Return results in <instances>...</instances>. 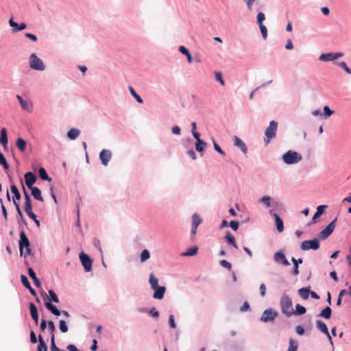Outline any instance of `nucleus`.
<instances>
[{
    "instance_id": "1",
    "label": "nucleus",
    "mask_w": 351,
    "mask_h": 351,
    "mask_svg": "<svg viewBox=\"0 0 351 351\" xmlns=\"http://www.w3.org/2000/svg\"><path fill=\"white\" fill-rule=\"evenodd\" d=\"M280 304L282 313L288 317H291L293 302L291 298L285 292L280 298Z\"/></svg>"
},
{
    "instance_id": "2",
    "label": "nucleus",
    "mask_w": 351,
    "mask_h": 351,
    "mask_svg": "<svg viewBox=\"0 0 351 351\" xmlns=\"http://www.w3.org/2000/svg\"><path fill=\"white\" fill-rule=\"evenodd\" d=\"M282 159L285 164L290 165L301 161L302 156L295 151L289 150L282 155Z\"/></svg>"
},
{
    "instance_id": "3",
    "label": "nucleus",
    "mask_w": 351,
    "mask_h": 351,
    "mask_svg": "<svg viewBox=\"0 0 351 351\" xmlns=\"http://www.w3.org/2000/svg\"><path fill=\"white\" fill-rule=\"evenodd\" d=\"M278 122L273 120L269 122V126L265 131L264 141L266 144H268L270 141L275 138L277 133Z\"/></svg>"
},
{
    "instance_id": "4",
    "label": "nucleus",
    "mask_w": 351,
    "mask_h": 351,
    "mask_svg": "<svg viewBox=\"0 0 351 351\" xmlns=\"http://www.w3.org/2000/svg\"><path fill=\"white\" fill-rule=\"evenodd\" d=\"M29 67L36 71H43L45 69V64L36 53H33L29 56Z\"/></svg>"
},
{
    "instance_id": "5",
    "label": "nucleus",
    "mask_w": 351,
    "mask_h": 351,
    "mask_svg": "<svg viewBox=\"0 0 351 351\" xmlns=\"http://www.w3.org/2000/svg\"><path fill=\"white\" fill-rule=\"evenodd\" d=\"M320 247L319 239L315 237L311 240H306L302 242L300 248L302 250L307 251L309 250H317Z\"/></svg>"
},
{
    "instance_id": "6",
    "label": "nucleus",
    "mask_w": 351,
    "mask_h": 351,
    "mask_svg": "<svg viewBox=\"0 0 351 351\" xmlns=\"http://www.w3.org/2000/svg\"><path fill=\"white\" fill-rule=\"evenodd\" d=\"M337 218L335 217L324 230H322L319 234L318 237L321 240L326 239L334 231Z\"/></svg>"
},
{
    "instance_id": "7",
    "label": "nucleus",
    "mask_w": 351,
    "mask_h": 351,
    "mask_svg": "<svg viewBox=\"0 0 351 351\" xmlns=\"http://www.w3.org/2000/svg\"><path fill=\"white\" fill-rule=\"evenodd\" d=\"M80 262L84 267V271L86 272H89L92 270L93 266V260L87 254L82 252L80 255Z\"/></svg>"
},
{
    "instance_id": "8",
    "label": "nucleus",
    "mask_w": 351,
    "mask_h": 351,
    "mask_svg": "<svg viewBox=\"0 0 351 351\" xmlns=\"http://www.w3.org/2000/svg\"><path fill=\"white\" fill-rule=\"evenodd\" d=\"M277 315L278 313L273 308H267L263 311L260 318V321L263 323L273 322Z\"/></svg>"
},
{
    "instance_id": "9",
    "label": "nucleus",
    "mask_w": 351,
    "mask_h": 351,
    "mask_svg": "<svg viewBox=\"0 0 351 351\" xmlns=\"http://www.w3.org/2000/svg\"><path fill=\"white\" fill-rule=\"evenodd\" d=\"M19 237H20V239L19 241V252H20L21 256H23V253H24V252H23L24 247H29L30 245V243H29V239L26 236L25 231L23 230L20 231Z\"/></svg>"
},
{
    "instance_id": "10",
    "label": "nucleus",
    "mask_w": 351,
    "mask_h": 351,
    "mask_svg": "<svg viewBox=\"0 0 351 351\" xmlns=\"http://www.w3.org/2000/svg\"><path fill=\"white\" fill-rule=\"evenodd\" d=\"M274 261L275 263L278 264H281L285 266H288L290 265L285 253L282 251H278L274 253Z\"/></svg>"
},
{
    "instance_id": "11",
    "label": "nucleus",
    "mask_w": 351,
    "mask_h": 351,
    "mask_svg": "<svg viewBox=\"0 0 351 351\" xmlns=\"http://www.w3.org/2000/svg\"><path fill=\"white\" fill-rule=\"evenodd\" d=\"M343 55L341 52L322 53L319 57V60L323 62L333 61L342 57Z\"/></svg>"
},
{
    "instance_id": "12",
    "label": "nucleus",
    "mask_w": 351,
    "mask_h": 351,
    "mask_svg": "<svg viewBox=\"0 0 351 351\" xmlns=\"http://www.w3.org/2000/svg\"><path fill=\"white\" fill-rule=\"evenodd\" d=\"M327 208V205H319L317 207V210L314 215L313 216L311 220L308 221L306 224L307 226H311V225L315 223L318 218H319L323 213H324L325 209Z\"/></svg>"
},
{
    "instance_id": "13",
    "label": "nucleus",
    "mask_w": 351,
    "mask_h": 351,
    "mask_svg": "<svg viewBox=\"0 0 351 351\" xmlns=\"http://www.w3.org/2000/svg\"><path fill=\"white\" fill-rule=\"evenodd\" d=\"M112 158V152L109 149H104L99 153V160H101V163L107 166L109 161Z\"/></svg>"
},
{
    "instance_id": "14",
    "label": "nucleus",
    "mask_w": 351,
    "mask_h": 351,
    "mask_svg": "<svg viewBox=\"0 0 351 351\" xmlns=\"http://www.w3.org/2000/svg\"><path fill=\"white\" fill-rule=\"evenodd\" d=\"M269 213L274 218L275 225L277 230L279 232H282L284 230V223L280 217L276 213H274L273 210H269Z\"/></svg>"
},
{
    "instance_id": "15",
    "label": "nucleus",
    "mask_w": 351,
    "mask_h": 351,
    "mask_svg": "<svg viewBox=\"0 0 351 351\" xmlns=\"http://www.w3.org/2000/svg\"><path fill=\"white\" fill-rule=\"evenodd\" d=\"M21 184H23V183L21 182ZM22 188H23V191L24 197H25L24 210L27 213L32 210V204L30 195L27 193L23 184H22Z\"/></svg>"
},
{
    "instance_id": "16",
    "label": "nucleus",
    "mask_w": 351,
    "mask_h": 351,
    "mask_svg": "<svg viewBox=\"0 0 351 351\" xmlns=\"http://www.w3.org/2000/svg\"><path fill=\"white\" fill-rule=\"evenodd\" d=\"M24 178L25 184L29 189L34 187V184L36 181V176L33 172L28 171L25 173Z\"/></svg>"
},
{
    "instance_id": "17",
    "label": "nucleus",
    "mask_w": 351,
    "mask_h": 351,
    "mask_svg": "<svg viewBox=\"0 0 351 351\" xmlns=\"http://www.w3.org/2000/svg\"><path fill=\"white\" fill-rule=\"evenodd\" d=\"M317 328L324 334H325L329 339L331 344H332V337L329 333L326 324L322 320H317L316 322Z\"/></svg>"
},
{
    "instance_id": "18",
    "label": "nucleus",
    "mask_w": 351,
    "mask_h": 351,
    "mask_svg": "<svg viewBox=\"0 0 351 351\" xmlns=\"http://www.w3.org/2000/svg\"><path fill=\"white\" fill-rule=\"evenodd\" d=\"M153 294V298L156 300H162L164 298L165 293L166 291V287L165 286H158L155 289Z\"/></svg>"
},
{
    "instance_id": "19",
    "label": "nucleus",
    "mask_w": 351,
    "mask_h": 351,
    "mask_svg": "<svg viewBox=\"0 0 351 351\" xmlns=\"http://www.w3.org/2000/svg\"><path fill=\"white\" fill-rule=\"evenodd\" d=\"M49 295H47V293H42V297L44 300L49 299L50 302H54V303H58L59 299L56 293V292L53 289H49L48 291Z\"/></svg>"
},
{
    "instance_id": "20",
    "label": "nucleus",
    "mask_w": 351,
    "mask_h": 351,
    "mask_svg": "<svg viewBox=\"0 0 351 351\" xmlns=\"http://www.w3.org/2000/svg\"><path fill=\"white\" fill-rule=\"evenodd\" d=\"M9 25H10V27H12V31L14 32L22 31V30L25 29L27 27V25L25 23H21L19 24V23H16L15 21H14L13 19H10Z\"/></svg>"
},
{
    "instance_id": "21",
    "label": "nucleus",
    "mask_w": 351,
    "mask_h": 351,
    "mask_svg": "<svg viewBox=\"0 0 351 351\" xmlns=\"http://www.w3.org/2000/svg\"><path fill=\"white\" fill-rule=\"evenodd\" d=\"M29 306L31 317L37 325L38 324V313L37 307L33 302H29Z\"/></svg>"
},
{
    "instance_id": "22",
    "label": "nucleus",
    "mask_w": 351,
    "mask_h": 351,
    "mask_svg": "<svg viewBox=\"0 0 351 351\" xmlns=\"http://www.w3.org/2000/svg\"><path fill=\"white\" fill-rule=\"evenodd\" d=\"M234 146L239 147L243 154L247 152V147L245 143L238 136H235L233 138Z\"/></svg>"
},
{
    "instance_id": "23",
    "label": "nucleus",
    "mask_w": 351,
    "mask_h": 351,
    "mask_svg": "<svg viewBox=\"0 0 351 351\" xmlns=\"http://www.w3.org/2000/svg\"><path fill=\"white\" fill-rule=\"evenodd\" d=\"M291 261L293 264V267L291 271V274L293 276H298L299 274V264L302 263L303 259L302 258H299L296 259L294 257H292Z\"/></svg>"
},
{
    "instance_id": "24",
    "label": "nucleus",
    "mask_w": 351,
    "mask_h": 351,
    "mask_svg": "<svg viewBox=\"0 0 351 351\" xmlns=\"http://www.w3.org/2000/svg\"><path fill=\"white\" fill-rule=\"evenodd\" d=\"M45 306L47 310H49L53 315L60 316L61 315V311L59 310L57 306L53 304L50 302H45Z\"/></svg>"
},
{
    "instance_id": "25",
    "label": "nucleus",
    "mask_w": 351,
    "mask_h": 351,
    "mask_svg": "<svg viewBox=\"0 0 351 351\" xmlns=\"http://www.w3.org/2000/svg\"><path fill=\"white\" fill-rule=\"evenodd\" d=\"M45 306L47 310H49L53 315L60 316L61 315V311L59 310L57 306L53 304L50 302H45Z\"/></svg>"
},
{
    "instance_id": "26",
    "label": "nucleus",
    "mask_w": 351,
    "mask_h": 351,
    "mask_svg": "<svg viewBox=\"0 0 351 351\" xmlns=\"http://www.w3.org/2000/svg\"><path fill=\"white\" fill-rule=\"evenodd\" d=\"M224 239L229 245H232L235 249L238 248L235 238L229 230L226 231Z\"/></svg>"
},
{
    "instance_id": "27",
    "label": "nucleus",
    "mask_w": 351,
    "mask_h": 351,
    "mask_svg": "<svg viewBox=\"0 0 351 351\" xmlns=\"http://www.w3.org/2000/svg\"><path fill=\"white\" fill-rule=\"evenodd\" d=\"M31 191V194L34 197V198L38 201L43 202V197L41 194V191L37 186H34L33 188L29 189Z\"/></svg>"
},
{
    "instance_id": "28",
    "label": "nucleus",
    "mask_w": 351,
    "mask_h": 351,
    "mask_svg": "<svg viewBox=\"0 0 351 351\" xmlns=\"http://www.w3.org/2000/svg\"><path fill=\"white\" fill-rule=\"evenodd\" d=\"M29 276L32 279L35 286L36 287H40L41 286V283L40 280L37 278L36 272L32 267H29L27 269Z\"/></svg>"
},
{
    "instance_id": "29",
    "label": "nucleus",
    "mask_w": 351,
    "mask_h": 351,
    "mask_svg": "<svg viewBox=\"0 0 351 351\" xmlns=\"http://www.w3.org/2000/svg\"><path fill=\"white\" fill-rule=\"evenodd\" d=\"M258 202L262 203L265 205L266 207L271 206H277L278 204L277 202H274L273 204L271 203V197L269 195H265L261 199H258Z\"/></svg>"
},
{
    "instance_id": "30",
    "label": "nucleus",
    "mask_w": 351,
    "mask_h": 351,
    "mask_svg": "<svg viewBox=\"0 0 351 351\" xmlns=\"http://www.w3.org/2000/svg\"><path fill=\"white\" fill-rule=\"evenodd\" d=\"M22 109L29 113L32 112L33 111V104L32 101L28 100H24L21 104H20Z\"/></svg>"
},
{
    "instance_id": "31",
    "label": "nucleus",
    "mask_w": 351,
    "mask_h": 351,
    "mask_svg": "<svg viewBox=\"0 0 351 351\" xmlns=\"http://www.w3.org/2000/svg\"><path fill=\"white\" fill-rule=\"evenodd\" d=\"M310 291H311V287L308 286V287H306L300 288L298 290V293H299L300 296L303 300H306V299H308V298L309 296Z\"/></svg>"
},
{
    "instance_id": "32",
    "label": "nucleus",
    "mask_w": 351,
    "mask_h": 351,
    "mask_svg": "<svg viewBox=\"0 0 351 351\" xmlns=\"http://www.w3.org/2000/svg\"><path fill=\"white\" fill-rule=\"evenodd\" d=\"M10 191L11 193H13L12 200L13 202L19 201L21 199V194L19 193V191L17 188V186L15 184H12L10 186Z\"/></svg>"
},
{
    "instance_id": "33",
    "label": "nucleus",
    "mask_w": 351,
    "mask_h": 351,
    "mask_svg": "<svg viewBox=\"0 0 351 351\" xmlns=\"http://www.w3.org/2000/svg\"><path fill=\"white\" fill-rule=\"evenodd\" d=\"M306 309L304 306L299 304H297L295 305V310H291V315H304V313H306Z\"/></svg>"
},
{
    "instance_id": "34",
    "label": "nucleus",
    "mask_w": 351,
    "mask_h": 351,
    "mask_svg": "<svg viewBox=\"0 0 351 351\" xmlns=\"http://www.w3.org/2000/svg\"><path fill=\"white\" fill-rule=\"evenodd\" d=\"M195 149L199 153H203L207 146V143L203 140H198L195 143Z\"/></svg>"
},
{
    "instance_id": "35",
    "label": "nucleus",
    "mask_w": 351,
    "mask_h": 351,
    "mask_svg": "<svg viewBox=\"0 0 351 351\" xmlns=\"http://www.w3.org/2000/svg\"><path fill=\"white\" fill-rule=\"evenodd\" d=\"M80 134V131L76 128H71L67 132L66 136L70 140H75Z\"/></svg>"
},
{
    "instance_id": "36",
    "label": "nucleus",
    "mask_w": 351,
    "mask_h": 351,
    "mask_svg": "<svg viewBox=\"0 0 351 351\" xmlns=\"http://www.w3.org/2000/svg\"><path fill=\"white\" fill-rule=\"evenodd\" d=\"M38 343L37 351H48L47 346L41 335H38Z\"/></svg>"
},
{
    "instance_id": "37",
    "label": "nucleus",
    "mask_w": 351,
    "mask_h": 351,
    "mask_svg": "<svg viewBox=\"0 0 351 351\" xmlns=\"http://www.w3.org/2000/svg\"><path fill=\"white\" fill-rule=\"evenodd\" d=\"M38 174H39V176L40 178L43 180H45V181H47V182H51L52 179L51 178H50L45 169L44 167H40L38 169Z\"/></svg>"
},
{
    "instance_id": "38",
    "label": "nucleus",
    "mask_w": 351,
    "mask_h": 351,
    "mask_svg": "<svg viewBox=\"0 0 351 351\" xmlns=\"http://www.w3.org/2000/svg\"><path fill=\"white\" fill-rule=\"evenodd\" d=\"M179 51L181 53H182L186 56L188 62H189V63L192 62V60H193L192 56L186 47H185L184 46H182V45L180 46Z\"/></svg>"
},
{
    "instance_id": "39",
    "label": "nucleus",
    "mask_w": 351,
    "mask_h": 351,
    "mask_svg": "<svg viewBox=\"0 0 351 351\" xmlns=\"http://www.w3.org/2000/svg\"><path fill=\"white\" fill-rule=\"evenodd\" d=\"M26 145H27V143L23 138H22L21 137L17 138V140L16 141V146L21 152H23L25 150Z\"/></svg>"
},
{
    "instance_id": "40",
    "label": "nucleus",
    "mask_w": 351,
    "mask_h": 351,
    "mask_svg": "<svg viewBox=\"0 0 351 351\" xmlns=\"http://www.w3.org/2000/svg\"><path fill=\"white\" fill-rule=\"evenodd\" d=\"M332 310L330 306L324 308L319 314V317H324L326 319H330L331 317Z\"/></svg>"
},
{
    "instance_id": "41",
    "label": "nucleus",
    "mask_w": 351,
    "mask_h": 351,
    "mask_svg": "<svg viewBox=\"0 0 351 351\" xmlns=\"http://www.w3.org/2000/svg\"><path fill=\"white\" fill-rule=\"evenodd\" d=\"M8 133L7 130L5 128H3L1 130V136H0V143L2 144H8Z\"/></svg>"
},
{
    "instance_id": "42",
    "label": "nucleus",
    "mask_w": 351,
    "mask_h": 351,
    "mask_svg": "<svg viewBox=\"0 0 351 351\" xmlns=\"http://www.w3.org/2000/svg\"><path fill=\"white\" fill-rule=\"evenodd\" d=\"M149 282L152 289H155L158 285V278L153 274H150L149 277Z\"/></svg>"
},
{
    "instance_id": "43",
    "label": "nucleus",
    "mask_w": 351,
    "mask_h": 351,
    "mask_svg": "<svg viewBox=\"0 0 351 351\" xmlns=\"http://www.w3.org/2000/svg\"><path fill=\"white\" fill-rule=\"evenodd\" d=\"M198 248L197 246H193L187 249V250L183 253V256H193L197 254Z\"/></svg>"
},
{
    "instance_id": "44",
    "label": "nucleus",
    "mask_w": 351,
    "mask_h": 351,
    "mask_svg": "<svg viewBox=\"0 0 351 351\" xmlns=\"http://www.w3.org/2000/svg\"><path fill=\"white\" fill-rule=\"evenodd\" d=\"M289 348L287 351H297L298 348V342L293 339H289Z\"/></svg>"
},
{
    "instance_id": "45",
    "label": "nucleus",
    "mask_w": 351,
    "mask_h": 351,
    "mask_svg": "<svg viewBox=\"0 0 351 351\" xmlns=\"http://www.w3.org/2000/svg\"><path fill=\"white\" fill-rule=\"evenodd\" d=\"M201 223H202V219L200 218V217L197 213H194L192 215L191 226L198 227V226Z\"/></svg>"
},
{
    "instance_id": "46",
    "label": "nucleus",
    "mask_w": 351,
    "mask_h": 351,
    "mask_svg": "<svg viewBox=\"0 0 351 351\" xmlns=\"http://www.w3.org/2000/svg\"><path fill=\"white\" fill-rule=\"evenodd\" d=\"M0 165H1L5 170H8L10 167L6 158L1 152H0Z\"/></svg>"
},
{
    "instance_id": "47",
    "label": "nucleus",
    "mask_w": 351,
    "mask_h": 351,
    "mask_svg": "<svg viewBox=\"0 0 351 351\" xmlns=\"http://www.w3.org/2000/svg\"><path fill=\"white\" fill-rule=\"evenodd\" d=\"M129 90H130L131 95L136 99V101L138 104H143V99L138 94H137L136 93V91L132 86H130Z\"/></svg>"
},
{
    "instance_id": "48",
    "label": "nucleus",
    "mask_w": 351,
    "mask_h": 351,
    "mask_svg": "<svg viewBox=\"0 0 351 351\" xmlns=\"http://www.w3.org/2000/svg\"><path fill=\"white\" fill-rule=\"evenodd\" d=\"M335 64L342 68L348 74H351V69L347 66L346 62H337Z\"/></svg>"
},
{
    "instance_id": "49",
    "label": "nucleus",
    "mask_w": 351,
    "mask_h": 351,
    "mask_svg": "<svg viewBox=\"0 0 351 351\" xmlns=\"http://www.w3.org/2000/svg\"><path fill=\"white\" fill-rule=\"evenodd\" d=\"M140 258H141V262L146 261L147 260H148L150 258L149 252L146 249L143 250L141 253Z\"/></svg>"
},
{
    "instance_id": "50",
    "label": "nucleus",
    "mask_w": 351,
    "mask_h": 351,
    "mask_svg": "<svg viewBox=\"0 0 351 351\" xmlns=\"http://www.w3.org/2000/svg\"><path fill=\"white\" fill-rule=\"evenodd\" d=\"M59 329L62 333H65V332H68L69 328H68L66 322L64 320H63V319L60 320Z\"/></svg>"
},
{
    "instance_id": "51",
    "label": "nucleus",
    "mask_w": 351,
    "mask_h": 351,
    "mask_svg": "<svg viewBox=\"0 0 351 351\" xmlns=\"http://www.w3.org/2000/svg\"><path fill=\"white\" fill-rule=\"evenodd\" d=\"M215 80L221 85H225V81L223 78L222 73L220 71H215Z\"/></svg>"
},
{
    "instance_id": "52",
    "label": "nucleus",
    "mask_w": 351,
    "mask_h": 351,
    "mask_svg": "<svg viewBox=\"0 0 351 351\" xmlns=\"http://www.w3.org/2000/svg\"><path fill=\"white\" fill-rule=\"evenodd\" d=\"M21 283L23 284V285L26 289H27L28 287H29L31 286L30 282H29L27 277L25 275H24V274H21Z\"/></svg>"
},
{
    "instance_id": "53",
    "label": "nucleus",
    "mask_w": 351,
    "mask_h": 351,
    "mask_svg": "<svg viewBox=\"0 0 351 351\" xmlns=\"http://www.w3.org/2000/svg\"><path fill=\"white\" fill-rule=\"evenodd\" d=\"M93 245L97 248L98 249V250L99 251L101 255L102 256L103 254V251H102V249H101V243H100V241L99 239H97V237H95L93 240Z\"/></svg>"
},
{
    "instance_id": "54",
    "label": "nucleus",
    "mask_w": 351,
    "mask_h": 351,
    "mask_svg": "<svg viewBox=\"0 0 351 351\" xmlns=\"http://www.w3.org/2000/svg\"><path fill=\"white\" fill-rule=\"evenodd\" d=\"M323 116L325 119L330 117L333 114V111L330 109L328 106H325L323 108Z\"/></svg>"
},
{
    "instance_id": "55",
    "label": "nucleus",
    "mask_w": 351,
    "mask_h": 351,
    "mask_svg": "<svg viewBox=\"0 0 351 351\" xmlns=\"http://www.w3.org/2000/svg\"><path fill=\"white\" fill-rule=\"evenodd\" d=\"M213 143L215 150L221 156H226L225 152L221 148V147L215 142L214 139H213Z\"/></svg>"
},
{
    "instance_id": "56",
    "label": "nucleus",
    "mask_w": 351,
    "mask_h": 351,
    "mask_svg": "<svg viewBox=\"0 0 351 351\" xmlns=\"http://www.w3.org/2000/svg\"><path fill=\"white\" fill-rule=\"evenodd\" d=\"M50 350L51 351H64V350H61L56 346L55 343V337H51Z\"/></svg>"
},
{
    "instance_id": "57",
    "label": "nucleus",
    "mask_w": 351,
    "mask_h": 351,
    "mask_svg": "<svg viewBox=\"0 0 351 351\" xmlns=\"http://www.w3.org/2000/svg\"><path fill=\"white\" fill-rule=\"evenodd\" d=\"M48 329L51 334V337H55L54 332L56 330V326L53 321H48Z\"/></svg>"
},
{
    "instance_id": "58",
    "label": "nucleus",
    "mask_w": 351,
    "mask_h": 351,
    "mask_svg": "<svg viewBox=\"0 0 351 351\" xmlns=\"http://www.w3.org/2000/svg\"><path fill=\"white\" fill-rule=\"evenodd\" d=\"M258 27L260 28V30H261L263 38L264 40H265L267 38V27L263 24L259 25Z\"/></svg>"
},
{
    "instance_id": "59",
    "label": "nucleus",
    "mask_w": 351,
    "mask_h": 351,
    "mask_svg": "<svg viewBox=\"0 0 351 351\" xmlns=\"http://www.w3.org/2000/svg\"><path fill=\"white\" fill-rule=\"evenodd\" d=\"M265 19V15L263 12H258L256 16L257 23L258 25L263 24V22Z\"/></svg>"
},
{
    "instance_id": "60",
    "label": "nucleus",
    "mask_w": 351,
    "mask_h": 351,
    "mask_svg": "<svg viewBox=\"0 0 351 351\" xmlns=\"http://www.w3.org/2000/svg\"><path fill=\"white\" fill-rule=\"evenodd\" d=\"M148 314L154 318H158L159 317V313L154 307L149 309Z\"/></svg>"
},
{
    "instance_id": "61",
    "label": "nucleus",
    "mask_w": 351,
    "mask_h": 351,
    "mask_svg": "<svg viewBox=\"0 0 351 351\" xmlns=\"http://www.w3.org/2000/svg\"><path fill=\"white\" fill-rule=\"evenodd\" d=\"M219 264L221 266H222L224 268H226L228 270H230L232 268L231 263L226 260L220 261Z\"/></svg>"
},
{
    "instance_id": "62",
    "label": "nucleus",
    "mask_w": 351,
    "mask_h": 351,
    "mask_svg": "<svg viewBox=\"0 0 351 351\" xmlns=\"http://www.w3.org/2000/svg\"><path fill=\"white\" fill-rule=\"evenodd\" d=\"M234 231H237L239 227L238 221H231L228 225Z\"/></svg>"
},
{
    "instance_id": "63",
    "label": "nucleus",
    "mask_w": 351,
    "mask_h": 351,
    "mask_svg": "<svg viewBox=\"0 0 351 351\" xmlns=\"http://www.w3.org/2000/svg\"><path fill=\"white\" fill-rule=\"evenodd\" d=\"M169 326L171 328L173 329L176 328V324L174 320V316L172 314L169 316Z\"/></svg>"
},
{
    "instance_id": "64",
    "label": "nucleus",
    "mask_w": 351,
    "mask_h": 351,
    "mask_svg": "<svg viewBox=\"0 0 351 351\" xmlns=\"http://www.w3.org/2000/svg\"><path fill=\"white\" fill-rule=\"evenodd\" d=\"M171 132H172L173 134L180 135L181 134V129H180V128L179 126L174 125L171 128Z\"/></svg>"
}]
</instances>
